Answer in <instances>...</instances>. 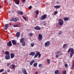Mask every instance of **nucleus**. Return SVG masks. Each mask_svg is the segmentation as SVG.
Segmentation results:
<instances>
[{"instance_id":"f257e3e1","label":"nucleus","mask_w":74,"mask_h":74,"mask_svg":"<svg viewBox=\"0 0 74 74\" xmlns=\"http://www.w3.org/2000/svg\"><path fill=\"white\" fill-rule=\"evenodd\" d=\"M70 51L71 53H70V58H72V57L73 55V54H74V49H73L72 48H70L68 49V53L70 52Z\"/></svg>"},{"instance_id":"f03ea898","label":"nucleus","mask_w":74,"mask_h":74,"mask_svg":"<svg viewBox=\"0 0 74 74\" xmlns=\"http://www.w3.org/2000/svg\"><path fill=\"white\" fill-rule=\"evenodd\" d=\"M5 54L6 55L5 56V58L6 60H9L10 59V52L7 51L6 52Z\"/></svg>"},{"instance_id":"7ed1b4c3","label":"nucleus","mask_w":74,"mask_h":74,"mask_svg":"<svg viewBox=\"0 0 74 74\" xmlns=\"http://www.w3.org/2000/svg\"><path fill=\"white\" fill-rule=\"evenodd\" d=\"M38 56V58H40L41 57V55L39 51H37L36 52V54L35 55L34 58H36Z\"/></svg>"},{"instance_id":"20e7f679","label":"nucleus","mask_w":74,"mask_h":74,"mask_svg":"<svg viewBox=\"0 0 74 74\" xmlns=\"http://www.w3.org/2000/svg\"><path fill=\"white\" fill-rule=\"evenodd\" d=\"M58 23L61 26L63 25V21L62 19H60L58 20Z\"/></svg>"},{"instance_id":"39448f33","label":"nucleus","mask_w":74,"mask_h":74,"mask_svg":"<svg viewBox=\"0 0 74 74\" xmlns=\"http://www.w3.org/2000/svg\"><path fill=\"white\" fill-rule=\"evenodd\" d=\"M10 21H13V22H17L19 21V19L18 18H12V19L10 20Z\"/></svg>"},{"instance_id":"423d86ee","label":"nucleus","mask_w":74,"mask_h":74,"mask_svg":"<svg viewBox=\"0 0 74 74\" xmlns=\"http://www.w3.org/2000/svg\"><path fill=\"white\" fill-rule=\"evenodd\" d=\"M47 16V14H44L42 15L40 17V19H41V20H44L45 18H46Z\"/></svg>"},{"instance_id":"0eeeda50","label":"nucleus","mask_w":74,"mask_h":74,"mask_svg":"<svg viewBox=\"0 0 74 74\" xmlns=\"http://www.w3.org/2000/svg\"><path fill=\"white\" fill-rule=\"evenodd\" d=\"M50 44V42L49 41H47L45 43V46L46 47H48Z\"/></svg>"},{"instance_id":"6e6552de","label":"nucleus","mask_w":74,"mask_h":74,"mask_svg":"<svg viewBox=\"0 0 74 74\" xmlns=\"http://www.w3.org/2000/svg\"><path fill=\"white\" fill-rule=\"evenodd\" d=\"M34 29L35 30H40L41 29V28L38 26L34 27Z\"/></svg>"},{"instance_id":"1a4fd4ad","label":"nucleus","mask_w":74,"mask_h":74,"mask_svg":"<svg viewBox=\"0 0 74 74\" xmlns=\"http://www.w3.org/2000/svg\"><path fill=\"white\" fill-rule=\"evenodd\" d=\"M39 40H41L42 38V35L40 34H39L38 35Z\"/></svg>"},{"instance_id":"9d476101","label":"nucleus","mask_w":74,"mask_h":74,"mask_svg":"<svg viewBox=\"0 0 74 74\" xmlns=\"http://www.w3.org/2000/svg\"><path fill=\"white\" fill-rule=\"evenodd\" d=\"M7 45L8 47H11L12 46V43L10 41L9 42H8L7 43Z\"/></svg>"},{"instance_id":"9b49d317","label":"nucleus","mask_w":74,"mask_h":74,"mask_svg":"<svg viewBox=\"0 0 74 74\" xmlns=\"http://www.w3.org/2000/svg\"><path fill=\"white\" fill-rule=\"evenodd\" d=\"M12 42L13 45H15L16 46V42L15 41V40H12Z\"/></svg>"},{"instance_id":"f8f14e48","label":"nucleus","mask_w":74,"mask_h":74,"mask_svg":"<svg viewBox=\"0 0 74 74\" xmlns=\"http://www.w3.org/2000/svg\"><path fill=\"white\" fill-rule=\"evenodd\" d=\"M15 57V54L14 53H11L10 54V58L11 59H13Z\"/></svg>"},{"instance_id":"ddd939ff","label":"nucleus","mask_w":74,"mask_h":74,"mask_svg":"<svg viewBox=\"0 0 74 74\" xmlns=\"http://www.w3.org/2000/svg\"><path fill=\"white\" fill-rule=\"evenodd\" d=\"M22 72L23 74H27V73L26 72V70L25 69H23L22 70Z\"/></svg>"},{"instance_id":"4468645a","label":"nucleus","mask_w":74,"mask_h":74,"mask_svg":"<svg viewBox=\"0 0 74 74\" xmlns=\"http://www.w3.org/2000/svg\"><path fill=\"white\" fill-rule=\"evenodd\" d=\"M25 41V38H22L20 40V43H22V42H23Z\"/></svg>"},{"instance_id":"2eb2a0df","label":"nucleus","mask_w":74,"mask_h":74,"mask_svg":"<svg viewBox=\"0 0 74 74\" xmlns=\"http://www.w3.org/2000/svg\"><path fill=\"white\" fill-rule=\"evenodd\" d=\"M34 62H35V60H31V61L30 62V65L31 66H32V65L33 63H34Z\"/></svg>"},{"instance_id":"dca6fc26","label":"nucleus","mask_w":74,"mask_h":74,"mask_svg":"<svg viewBox=\"0 0 74 74\" xmlns=\"http://www.w3.org/2000/svg\"><path fill=\"white\" fill-rule=\"evenodd\" d=\"M54 73L55 74H60V72L58 70H56L55 71Z\"/></svg>"},{"instance_id":"f3484780","label":"nucleus","mask_w":74,"mask_h":74,"mask_svg":"<svg viewBox=\"0 0 74 74\" xmlns=\"http://www.w3.org/2000/svg\"><path fill=\"white\" fill-rule=\"evenodd\" d=\"M35 53L34 52H32L29 54V55H31V56H34L35 55Z\"/></svg>"},{"instance_id":"a211bd4d","label":"nucleus","mask_w":74,"mask_h":74,"mask_svg":"<svg viewBox=\"0 0 74 74\" xmlns=\"http://www.w3.org/2000/svg\"><path fill=\"white\" fill-rule=\"evenodd\" d=\"M54 7L56 9L60 8L61 7V5H56L54 6Z\"/></svg>"},{"instance_id":"6ab92c4d","label":"nucleus","mask_w":74,"mask_h":74,"mask_svg":"<svg viewBox=\"0 0 74 74\" xmlns=\"http://www.w3.org/2000/svg\"><path fill=\"white\" fill-rule=\"evenodd\" d=\"M12 68V69H14V68L15 67V65L14 64H12L10 66V67H11Z\"/></svg>"},{"instance_id":"aec40b11","label":"nucleus","mask_w":74,"mask_h":74,"mask_svg":"<svg viewBox=\"0 0 74 74\" xmlns=\"http://www.w3.org/2000/svg\"><path fill=\"white\" fill-rule=\"evenodd\" d=\"M15 3L16 4H19V0H15Z\"/></svg>"},{"instance_id":"412c9836","label":"nucleus","mask_w":74,"mask_h":74,"mask_svg":"<svg viewBox=\"0 0 74 74\" xmlns=\"http://www.w3.org/2000/svg\"><path fill=\"white\" fill-rule=\"evenodd\" d=\"M20 36V32H17L16 34V36L17 37H19Z\"/></svg>"},{"instance_id":"4be33fe9","label":"nucleus","mask_w":74,"mask_h":74,"mask_svg":"<svg viewBox=\"0 0 74 74\" xmlns=\"http://www.w3.org/2000/svg\"><path fill=\"white\" fill-rule=\"evenodd\" d=\"M8 24H6L5 25V30H7V28L8 27Z\"/></svg>"},{"instance_id":"5701e85b","label":"nucleus","mask_w":74,"mask_h":74,"mask_svg":"<svg viewBox=\"0 0 74 74\" xmlns=\"http://www.w3.org/2000/svg\"><path fill=\"white\" fill-rule=\"evenodd\" d=\"M34 67H36L37 66V62H35L34 64Z\"/></svg>"},{"instance_id":"b1692460","label":"nucleus","mask_w":74,"mask_h":74,"mask_svg":"<svg viewBox=\"0 0 74 74\" xmlns=\"http://www.w3.org/2000/svg\"><path fill=\"white\" fill-rule=\"evenodd\" d=\"M35 12L36 14V15H38L39 14V11H38V10H36Z\"/></svg>"},{"instance_id":"393cba45","label":"nucleus","mask_w":74,"mask_h":74,"mask_svg":"<svg viewBox=\"0 0 74 74\" xmlns=\"http://www.w3.org/2000/svg\"><path fill=\"white\" fill-rule=\"evenodd\" d=\"M22 46L23 47H25L26 45V42H23V43L22 44Z\"/></svg>"},{"instance_id":"a878e982","label":"nucleus","mask_w":74,"mask_h":74,"mask_svg":"<svg viewBox=\"0 0 74 74\" xmlns=\"http://www.w3.org/2000/svg\"><path fill=\"white\" fill-rule=\"evenodd\" d=\"M69 20V18L67 17H65L64 18V21H67Z\"/></svg>"},{"instance_id":"bb28decb","label":"nucleus","mask_w":74,"mask_h":74,"mask_svg":"<svg viewBox=\"0 0 74 74\" xmlns=\"http://www.w3.org/2000/svg\"><path fill=\"white\" fill-rule=\"evenodd\" d=\"M18 13L20 15H22L23 14V12L21 11H19L18 12Z\"/></svg>"},{"instance_id":"cd10ccee","label":"nucleus","mask_w":74,"mask_h":74,"mask_svg":"<svg viewBox=\"0 0 74 74\" xmlns=\"http://www.w3.org/2000/svg\"><path fill=\"white\" fill-rule=\"evenodd\" d=\"M47 63L48 64H50V60L49 59H47Z\"/></svg>"},{"instance_id":"c85d7f7f","label":"nucleus","mask_w":74,"mask_h":74,"mask_svg":"<svg viewBox=\"0 0 74 74\" xmlns=\"http://www.w3.org/2000/svg\"><path fill=\"white\" fill-rule=\"evenodd\" d=\"M63 74H66V71L63 70L62 71Z\"/></svg>"},{"instance_id":"c756f323","label":"nucleus","mask_w":74,"mask_h":74,"mask_svg":"<svg viewBox=\"0 0 74 74\" xmlns=\"http://www.w3.org/2000/svg\"><path fill=\"white\" fill-rule=\"evenodd\" d=\"M66 46H67V44H64L63 45V48H64L66 47Z\"/></svg>"},{"instance_id":"7c9ffc66","label":"nucleus","mask_w":74,"mask_h":74,"mask_svg":"<svg viewBox=\"0 0 74 74\" xmlns=\"http://www.w3.org/2000/svg\"><path fill=\"white\" fill-rule=\"evenodd\" d=\"M29 35L30 36H33L34 35V34H33L32 33H30L29 34Z\"/></svg>"},{"instance_id":"2f4dec72","label":"nucleus","mask_w":74,"mask_h":74,"mask_svg":"<svg viewBox=\"0 0 74 74\" xmlns=\"http://www.w3.org/2000/svg\"><path fill=\"white\" fill-rule=\"evenodd\" d=\"M60 53V51H57L56 53H55V54H58V53Z\"/></svg>"},{"instance_id":"473e14b6","label":"nucleus","mask_w":74,"mask_h":74,"mask_svg":"<svg viewBox=\"0 0 74 74\" xmlns=\"http://www.w3.org/2000/svg\"><path fill=\"white\" fill-rule=\"evenodd\" d=\"M42 66V65L41 64H39L38 65V67L40 68L41 67V66Z\"/></svg>"},{"instance_id":"72a5a7b5","label":"nucleus","mask_w":74,"mask_h":74,"mask_svg":"<svg viewBox=\"0 0 74 74\" xmlns=\"http://www.w3.org/2000/svg\"><path fill=\"white\" fill-rule=\"evenodd\" d=\"M31 45L32 47H34V43H32Z\"/></svg>"},{"instance_id":"f704fd0d","label":"nucleus","mask_w":74,"mask_h":74,"mask_svg":"<svg viewBox=\"0 0 74 74\" xmlns=\"http://www.w3.org/2000/svg\"><path fill=\"white\" fill-rule=\"evenodd\" d=\"M10 64H11V63H8L7 64V66H10Z\"/></svg>"},{"instance_id":"c9c22d12","label":"nucleus","mask_w":74,"mask_h":74,"mask_svg":"<svg viewBox=\"0 0 74 74\" xmlns=\"http://www.w3.org/2000/svg\"><path fill=\"white\" fill-rule=\"evenodd\" d=\"M58 14V12L56 11V12H54V15H56V14Z\"/></svg>"},{"instance_id":"e433bc0d","label":"nucleus","mask_w":74,"mask_h":74,"mask_svg":"<svg viewBox=\"0 0 74 74\" xmlns=\"http://www.w3.org/2000/svg\"><path fill=\"white\" fill-rule=\"evenodd\" d=\"M62 32L61 31H60L58 33L59 34H62Z\"/></svg>"},{"instance_id":"4c0bfd02","label":"nucleus","mask_w":74,"mask_h":74,"mask_svg":"<svg viewBox=\"0 0 74 74\" xmlns=\"http://www.w3.org/2000/svg\"><path fill=\"white\" fill-rule=\"evenodd\" d=\"M4 71V70L3 69H2L0 70V73H2Z\"/></svg>"},{"instance_id":"58836bf2","label":"nucleus","mask_w":74,"mask_h":74,"mask_svg":"<svg viewBox=\"0 0 74 74\" xmlns=\"http://www.w3.org/2000/svg\"><path fill=\"white\" fill-rule=\"evenodd\" d=\"M64 66L65 67H67V66H68V65H67V64H65Z\"/></svg>"},{"instance_id":"ea45409f","label":"nucleus","mask_w":74,"mask_h":74,"mask_svg":"<svg viewBox=\"0 0 74 74\" xmlns=\"http://www.w3.org/2000/svg\"><path fill=\"white\" fill-rule=\"evenodd\" d=\"M22 17L23 18V19H25V21H26V18H25V17L24 16H22Z\"/></svg>"},{"instance_id":"a19ab883","label":"nucleus","mask_w":74,"mask_h":74,"mask_svg":"<svg viewBox=\"0 0 74 74\" xmlns=\"http://www.w3.org/2000/svg\"><path fill=\"white\" fill-rule=\"evenodd\" d=\"M56 58H58L59 57V55H57L56 56Z\"/></svg>"},{"instance_id":"79ce46f5","label":"nucleus","mask_w":74,"mask_h":74,"mask_svg":"<svg viewBox=\"0 0 74 74\" xmlns=\"http://www.w3.org/2000/svg\"><path fill=\"white\" fill-rule=\"evenodd\" d=\"M18 27V25H14V27Z\"/></svg>"},{"instance_id":"37998d69","label":"nucleus","mask_w":74,"mask_h":74,"mask_svg":"<svg viewBox=\"0 0 74 74\" xmlns=\"http://www.w3.org/2000/svg\"><path fill=\"white\" fill-rule=\"evenodd\" d=\"M32 8V6H30L29 7V9H31V8Z\"/></svg>"},{"instance_id":"c03bdc74","label":"nucleus","mask_w":74,"mask_h":74,"mask_svg":"<svg viewBox=\"0 0 74 74\" xmlns=\"http://www.w3.org/2000/svg\"><path fill=\"white\" fill-rule=\"evenodd\" d=\"M35 74H38V72H37V71H36L35 72Z\"/></svg>"},{"instance_id":"a18cd8bd","label":"nucleus","mask_w":74,"mask_h":74,"mask_svg":"<svg viewBox=\"0 0 74 74\" xmlns=\"http://www.w3.org/2000/svg\"><path fill=\"white\" fill-rule=\"evenodd\" d=\"M26 1V0H23V2H24V1Z\"/></svg>"},{"instance_id":"49530a36","label":"nucleus","mask_w":74,"mask_h":74,"mask_svg":"<svg viewBox=\"0 0 74 74\" xmlns=\"http://www.w3.org/2000/svg\"><path fill=\"white\" fill-rule=\"evenodd\" d=\"M8 73H9V72H10V70H8Z\"/></svg>"},{"instance_id":"de8ad7c7","label":"nucleus","mask_w":74,"mask_h":74,"mask_svg":"<svg viewBox=\"0 0 74 74\" xmlns=\"http://www.w3.org/2000/svg\"><path fill=\"white\" fill-rule=\"evenodd\" d=\"M19 44H20L19 43H18V45H19Z\"/></svg>"},{"instance_id":"09e8293b","label":"nucleus","mask_w":74,"mask_h":74,"mask_svg":"<svg viewBox=\"0 0 74 74\" xmlns=\"http://www.w3.org/2000/svg\"><path fill=\"white\" fill-rule=\"evenodd\" d=\"M9 24H10V25H11V23H9Z\"/></svg>"},{"instance_id":"8fccbe9b","label":"nucleus","mask_w":74,"mask_h":74,"mask_svg":"<svg viewBox=\"0 0 74 74\" xmlns=\"http://www.w3.org/2000/svg\"><path fill=\"white\" fill-rule=\"evenodd\" d=\"M4 2L5 3V1H4Z\"/></svg>"},{"instance_id":"3c124183","label":"nucleus","mask_w":74,"mask_h":74,"mask_svg":"<svg viewBox=\"0 0 74 74\" xmlns=\"http://www.w3.org/2000/svg\"><path fill=\"white\" fill-rule=\"evenodd\" d=\"M35 16V17H36L37 16V15H36Z\"/></svg>"},{"instance_id":"603ef678","label":"nucleus","mask_w":74,"mask_h":74,"mask_svg":"<svg viewBox=\"0 0 74 74\" xmlns=\"http://www.w3.org/2000/svg\"><path fill=\"white\" fill-rule=\"evenodd\" d=\"M1 6L0 5V8H1Z\"/></svg>"}]
</instances>
